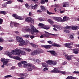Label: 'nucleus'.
Segmentation results:
<instances>
[{
  "mask_svg": "<svg viewBox=\"0 0 79 79\" xmlns=\"http://www.w3.org/2000/svg\"><path fill=\"white\" fill-rule=\"evenodd\" d=\"M0 13H1V14H2L3 15H6V13L5 11H1Z\"/></svg>",
  "mask_w": 79,
  "mask_h": 79,
  "instance_id": "obj_35",
  "label": "nucleus"
},
{
  "mask_svg": "<svg viewBox=\"0 0 79 79\" xmlns=\"http://www.w3.org/2000/svg\"><path fill=\"white\" fill-rule=\"evenodd\" d=\"M73 50H74V51L73 52V53H75V54H77V53H78V51L77 50L76 51V49H73Z\"/></svg>",
  "mask_w": 79,
  "mask_h": 79,
  "instance_id": "obj_32",
  "label": "nucleus"
},
{
  "mask_svg": "<svg viewBox=\"0 0 79 79\" xmlns=\"http://www.w3.org/2000/svg\"><path fill=\"white\" fill-rule=\"evenodd\" d=\"M32 1H33L35 3H38V0H32Z\"/></svg>",
  "mask_w": 79,
  "mask_h": 79,
  "instance_id": "obj_47",
  "label": "nucleus"
},
{
  "mask_svg": "<svg viewBox=\"0 0 79 79\" xmlns=\"http://www.w3.org/2000/svg\"><path fill=\"white\" fill-rule=\"evenodd\" d=\"M31 8L32 9H33V10H35L36 8H37V6H38L37 5L35 4L34 6L32 5V4L31 5Z\"/></svg>",
  "mask_w": 79,
  "mask_h": 79,
  "instance_id": "obj_18",
  "label": "nucleus"
},
{
  "mask_svg": "<svg viewBox=\"0 0 79 79\" xmlns=\"http://www.w3.org/2000/svg\"><path fill=\"white\" fill-rule=\"evenodd\" d=\"M48 52H50L52 55L56 56L57 55V53H55V51H48Z\"/></svg>",
  "mask_w": 79,
  "mask_h": 79,
  "instance_id": "obj_12",
  "label": "nucleus"
},
{
  "mask_svg": "<svg viewBox=\"0 0 79 79\" xmlns=\"http://www.w3.org/2000/svg\"><path fill=\"white\" fill-rule=\"evenodd\" d=\"M70 45H71L70 43H67L64 44V45L66 47H68V48H71L72 47L70 46Z\"/></svg>",
  "mask_w": 79,
  "mask_h": 79,
  "instance_id": "obj_16",
  "label": "nucleus"
},
{
  "mask_svg": "<svg viewBox=\"0 0 79 79\" xmlns=\"http://www.w3.org/2000/svg\"><path fill=\"white\" fill-rule=\"evenodd\" d=\"M47 13L48 15H52V13H51L50 12H49V11H48V10H47Z\"/></svg>",
  "mask_w": 79,
  "mask_h": 79,
  "instance_id": "obj_49",
  "label": "nucleus"
},
{
  "mask_svg": "<svg viewBox=\"0 0 79 79\" xmlns=\"http://www.w3.org/2000/svg\"><path fill=\"white\" fill-rule=\"evenodd\" d=\"M54 20H56L59 22H63V19L61 18L58 17H55L53 18Z\"/></svg>",
  "mask_w": 79,
  "mask_h": 79,
  "instance_id": "obj_9",
  "label": "nucleus"
},
{
  "mask_svg": "<svg viewBox=\"0 0 79 79\" xmlns=\"http://www.w3.org/2000/svg\"><path fill=\"white\" fill-rule=\"evenodd\" d=\"M29 15L30 16H32V12H30L29 13Z\"/></svg>",
  "mask_w": 79,
  "mask_h": 79,
  "instance_id": "obj_62",
  "label": "nucleus"
},
{
  "mask_svg": "<svg viewBox=\"0 0 79 79\" xmlns=\"http://www.w3.org/2000/svg\"><path fill=\"white\" fill-rule=\"evenodd\" d=\"M3 21V19H0V24H2Z\"/></svg>",
  "mask_w": 79,
  "mask_h": 79,
  "instance_id": "obj_61",
  "label": "nucleus"
},
{
  "mask_svg": "<svg viewBox=\"0 0 79 79\" xmlns=\"http://www.w3.org/2000/svg\"><path fill=\"white\" fill-rule=\"evenodd\" d=\"M73 73L74 74H79V71H75L73 72Z\"/></svg>",
  "mask_w": 79,
  "mask_h": 79,
  "instance_id": "obj_48",
  "label": "nucleus"
},
{
  "mask_svg": "<svg viewBox=\"0 0 79 79\" xmlns=\"http://www.w3.org/2000/svg\"><path fill=\"white\" fill-rule=\"evenodd\" d=\"M4 42V40L1 38H0V42Z\"/></svg>",
  "mask_w": 79,
  "mask_h": 79,
  "instance_id": "obj_51",
  "label": "nucleus"
},
{
  "mask_svg": "<svg viewBox=\"0 0 79 79\" xmlns=\"http://www.w3.org/2000/svg\"><path fill=\"white\" fill-rule=\"evenodd\" d=\"M64 32H66V33H69L70 32L68 30H64Z\"/></svg>",
  "mask_w": 79,
  "mask_h": 79,
  "instance_id": "obj_45",
  "label": "nucleus"
},
{
  "mask_svg": "<svg viewBox=\"0 0 79 79\" xmlns=\"http://www.w3.org/2000/svg\"><path fill=\"white\" fill-rule=\"evenodd\" d=\"M63 5L62 6L63 7H66V6H69V4L66 3V2H64L63 3Z\"/></svg>",
  "mask_w": 79,
  "mask_h": 79,
  "instance_id": "obj_14",
  "label": "nucleus"
},
{
  "mask_svg": "<svg viewBox=\"0 0 79 79\" xmlns=\"http://www.w3.org/2000/svg\"><path fill=\"white\" fill-rule=\"evenodd\" d=\"M30 45H31L33 47L37 48L38 47V46L36 44H33L32 43H30Z\"/></svg>",
  "mask_w": 79,
  "mask_h": 79,
  "instance_id": "obj_23",
  "label": "nucleus"
},
{
  "mask_svg": "<svg viewBox=\"0 0 79 79\" xmlns=\"http://www.w3.org/2000/svg\"><path fill=\"white\" fill-rule=\"evenodd\" d=\"M12 76L10 75H8L4 77L7 78L8 77H12Z\"/></svg>",
  "mask_w": 79,
  "mask_h": 79,
  "instance_id": "obj_41",
  "label": "nucleus"
},
{
  "mask_svg": "<svg viewBox=\"0 0 79 79\" xmlns=\"http://www.w3.org/2000/svg\"><path fill=\"white\" fill-rule=\"evenodd\" d=\"M31 60H32V61H35V59L34 57H32L31 59Z\"/></svg>",
  "mask_w": 79,
  "mask_h": 79,
  "instance_id": "obj_59",
  "label": "nucleus"
},
{
  "mask_svg": "<svg viewBox=\"0 0 79 79\" xmlns=\"http://www.w3.org/2000/svg\"><path fill=\"white\" fill-rule=\"evenodd\" d=\"M53 27H56L57 29H61V28L59 26V25H53Z\"/></svg>",
  "mask_w": 79,
  "mask_h": 79,
  "instance_id": "obj_25",
  "label": "nucleus"
},
{
  "mask_svg": "<svg viewBox=\"0 0 79 79\" xmlns=\"http://www.w3.org/2000/svg\"><path fill=\"white\" fill-rule=\"evenodd\" d=\"M64 28L65 29H70V28H71V26H66Z\"/></svg>",
  "mask_w": 79,
  "mask_h": 79,
  "instance_id": "obj_38",
  "label": "nucleus"
},
{
  "mask_svg": "<svg viewBox=\"0 0 79 79\" xmlns=\"http://www.w3.org/2000/svg\"><path fill=\"white\" fill-rule=\"evenodd\" d=\"M36 61L37 63H40V60L39 59H37V60H36Z\"/></svg>",
  "mask_w": 79,
  "mask_h": 79,
  "instance_id": "obj_54",
  "label": "nucleus"
},
{
  "mask_svg": "<svg viewBox=\"0 0 79 79\" xmlns=\"http://www.w3.org/2000/svg\"><path fill=\"white\" fill-rule=\"evenodd\" d=\"M48 21L49 23H50L51 25H52L54 23V22H53V21H52V20L50 19H49L48 20Z\"/></svg>",
  "mask_w": 79,
  "mask_h": 79,
  "instance_id": "obj_24",
  "label": "nucleus"
},
{
  "mask_svg": "<svg viewBox=\"0 0 79 79\" xmlns=\"http://www.w3.org/2000/svg\"><path fill=\"white\" fill-rule=\"evenodd\" d=\"M25 6H26V8H27V9H29V8H30V6H29L28 5V4H25Z\"/></svg>",
  "mask_w": 79,
  "mask_h": 79,
  "instance_id": "obj_43",
  "label": "nucleus"
},
{
  "mask_svg": "<svg viewBox=\"0 0 79 79\" xmlns=\"http://www.w3.org/2000/svg\"><path fill=\"white\" fill-rule=\"evenodd\" d=\"M10 26L11 27H13V22H11L10 23Z\"/></svg>",
  "mask_w": 79,
  "mask_h": 79,
  "instance_id": "obj_55",
  "label": "nucleus"
},
{
  "mask_svg": "<svg viewBox=\"0 0 79 79\" xmlns=\"http://www.w3.org/2000/svg\"><path fill=\"white\" fill-rule=\"evenodd\" d=\"M12 16L13 17H15V19H18L20 20L22 19V18H21V17L18 16V15L16 14H13L12 15Z\"/></svg>",
  "mask_w": 79,
  "mask_h": 79,
  "instance_id": "obj_10",
  "label": "nucleus"
},
{
  "mask_svg": "<svg viewBox=\"0 0 79 79\" xmlns=\"http://www.w3.org/2000/svg\"><path fill=\"white\" fill-rule=\"evenodd\" d=\"M21 78H24L23 77H27L28 76V74L26 73H21L20 75Z\"/></svg>",
  "mask_w": 79,
  "mask_h": 79,
  "instance_id": "obj_11",
  "label": "nucleus"
},
{
  "mask_svg": "<svg viewBox=\"0 0 79 79\" xmlns=\"http://www.w3.org/2000/svg\"><path fill=\"white\" fill-rule=\"evenodd\" d=\"M44 24L43 23H40L38 24V26H39L41 28H44Z\"/></svg>",
  "mask_w": 79,
  "mask_h": 79,
  "instance_id": "obj_20",
  "label": "nucleus"
},
{
  "mask_svg": "<svg viewBox=\"0 0 79 79\" xmlns=\"http://www.w3.org/2000/svg\"><path fill=\"white\" fill-rule=\"evenodd\" d=\"M46 63L48 64H53V65H55L56 64V62L55 61H52L51 60H49L46 61Z\"/></svg>",
  "mask_w": 79,
  "mask_h": 79,
  "instance_id": "obj_7",
  "label": "nucleus"
},
{
  "mask_svg": "<svg viewBox=\"0 0 79 79\" xmlns=\"http://www.w3.org/2000/svg\"><path fill=\"white\" fill-rule=\"evenodd\" d=\"M27 67H28L27 70L29 71H32L33 69H35V67L34 66H32L30 63H28L27 64Z\"/></svg>",
  "mask_w": 79,
  "mask_h": 79,
  "instance_id": "obj_5",
  "label": "nucleus"
},
{
  "mask_svg": "<svg viewBox=\"0 0 79 79\" xmlns=\"http://www.w3.org/2000/svg\"><path fill=\"white\" fill-rule=\"evenodd\" d=\"M16 39L18 42H20L19 44V46H23V45H25V44H24V43H25V41L23 40L22 37L19 36H17Z\"/></svg>",
  "mask_w": 79,
  "mask_h": 79,
  "instance_id": "obj_3",
  "label": "nucleus"
},
{
  "mask_svg": "<svg viewBox=\"0 0 79 79\" xmlns=\"http://www.w3.org/2000/svg\"><path fill=\"white\" fill-rule=\"evenodd\" d=\"M24 37H26V38H29V37H30V35H24Z\"/></svg>",
  "mask_w": 79,
  "mask_h": 79,
  "instance_id": "obj_46",
  "label": "nucleus"
},
{
  "mask_svg": "<svg viewBox=\"0 0 79 79\" xmlns=\"http://www.w3.org/2000/svg\"><path fill=\"white\" fill-rule=\"evenodd\" d=\"M44 32L45 33V34H44V35L45 37H48L50 36V35H54V36H55V35H56V34H53L51 33H48V32H47L46 31H44Z\"/></svg>",
  "mask_w": 79,
  "mask_h": 79,
  "instance_id": "obj_8",
  "label": "nucleus"
},
{
  "mask_svg": "<svg viewBox=\"0 0 79 79\" xmlns=\"http://www.w3.org/2000/svg\"><path fill=\"white\" fill-rule=\"evenodd\" d=\"M15 59H16V60H21V58H20L18 56H16L15 57Z\"/></svg>",
  "mask_w": 79,
  "mask_h": 79,
  "instance_id": "obj_37",
  "label": "nucleus"
},
{
  "mask_svg": "<svg viewBox=\"0 0 79 79\" xmlns=\"http://www.w3.org/2000/svg\"><path fill=\"white\" fill-rule=\"evenodd\" d=\"M66 64V62L65 61H64V62H63L62 64L63 65H64V64Z\"/></svg>",
  "mask_w": 79,
  "mask_h": 79,
  "instance_id": "obj_63",
  "label": "nucleus"
},
{
  "mask_svg": "<svg viewBox=\"0 0 79 79\" xmlns=\"http://www.w3.org/2000/svg\"><path fill=\"white\" fill-rule=\"evenodd\" d=\"M21 63L23 64L24 65V66L26 67L27 66V62L26 61H21Z\"/></svg>",
  "mask_w": 79,
  "mask_h": 79,
  "instance_id": "obj_17",
  "label": "nucleus"
},
{
  "mask_svg": "<svg viewBox=\"0 0 79 79\" xmlns=\"http://www.w3.org/2000/svg\"><path fill=\"white\" fill-rule=\"evenodd\" d=\"M2 6H4V7H6V4H4L2 5Z\"/></svg>",
  "mask_w": 79,
  "mask_h": 79,
  "instance_id": "obj_64",
  "label": "nucleus"
},
{
  "mask_svg": "<svg viewBox=\"0 0 79 79\" xmlns=\"http://www.w3.org/2000/svg\"><path fill=\"white\" fill-rule=\"evenodd\" d=\"M35 50V53H43V50L41 49H37Z\"/></svg>",
  "mask_w": 79,
  "mask_h": 79,
  "instance_id": "obj_13",
  "label": "nucleus"
},
{
  "mask_svg": "<svg viewBox=\"0 0 79 79\" xmlns=\"http://www.w3.org/2000/svg\"><path fill=\"white\" fill-rule=\"evenodd\" d=\"M66 58L68 60H71V57H70V56H68V57H66Z\"/></svg>",
  "mask_w": 79,
  "mask_h": 79,
  "instance_id": "obj_36",
  "label": "nucleus"
},
{
  "mask_svg": "<svg viewBox=\"0 0 79 79\" xmlns=\"http://www.w3.org/2000/svg\"><path fill=\"white\" fill-rule=\"evenodd\" d=\"M41 10L43 12H45V11H46V9L44 6H41Z\"/></svg>",
  "mask_w": 79,
  "mask_h": 79,
  "instance_id": "obj_19",
  "label": "nucleus"
},
{
  "mask_svg": "<svg viewBox=\"0 0 79 79\" xmlns=\"http://www.w3.org/2000/svg\"><path fill=\"white\" fill-rule=\"evenodd\" d=\"M18 65L19 67H21V66H22V63H21V61L20 62H19L18 63Z\"/></svg>",
  "mask_w": 79,
  "mask_h": 79,
  "instance_id": "obj_42",
  "label": "nucleus"
},
{
  "mask_svg": "<svg viewBox=\"0 0 79 79\" xmlns=\"http://www.w3.org/2000/svg\"><path fill=\"white\" fill-rule=\"evenodd\" d=\"M26 30L27 31H28V32H31V29L30 28H28L27 29H26Z\"/></svg>",
  "mask_w": 79,
  "mask_h": 79,
  "instance_id": "obj_53",
  "label": "nucleus"
},
{
  "mask_svg": "<svg viewBox=\"0 0 79 79\" xmlns=\"http://www.w3.org/2000/svg\"><path fill=\"white\" fill-rule=\"evenodd\" d=\"M37 13H42V10H39L37 11Z\"/></svg>",
  "mask_w": 79,
  "mask_h": 79,
  "instance_id": "obj_57",
  "label": "nucleus"
},
{
  "mask_svg": "<svg viewBox=\"0 0 79 79\" xmlns=\"http://www.w3.org/2000/svg\"><path fill=\"white\" fill-rule=\"evenodd\" d=\"M14 25L15 27H18L19 26V24L17 23H14Z\"/></svg>",
  "mask_w": 79,
  "mask_h": 79,
  "instance_id": "obj_30",
  "label": "nucleus"
},
{
  "mask_svg": "<svg viewBox=\"0 0 79 79\" xmlns=\"http://www.w3.org/2000/svg\"><path fill=\"white\" fill-rule=\"evenodd\" d=\"M20 53H21V55H26V52H25L24 51H21Z\"/></svg>",
  "mask_w": 79,
  "mask_h": 79,
  "instance_id": "obj_31",
  "label": "nucleus"
},
{
  "mask_svg": "<svg viewBox=\"0 0 79 79\" xmlns=\"http://www.w3.org/2000/svg\"><path fill=\"white\" fill-rule=\"evenodd\" d=\"M42 66L43 67H46L47 66H48V64L45 63H43Z\"/></svg>",
  "mask_w": 79,
  "mask_h": 79,
  "instance_id": "obj_39",
  "label": "nucleus"
},
{
  "mask_svg": "<svg viewBox=\"0 0 79 79\" xmlns=\"http://www.w3.org/2000/svg\"><path fill=\"white\" fill-rule=\"evenodd\" d=\"M21 53V50H18L17 49H15V50H13L12 51V53L8 52L7 55L8 56L10 57V58H13V55H18L20 56V53Z\"/></svg>",
  "mask_w": 79,
  "mask_h": 79,
  "instance_id": "obj_1",
  "label": "nucleus"
},
{
  "mask_svg": "<svg viewBox=\"0 0 79 79\" xmlns=\"http://www.w3.org/2000/svg\"><path fill=\"white\" fill-rule=\"evenodd\" d=\"M31 34H36L37 32H39V31L36 29L34 27V25H31Z\"/></svg>",
  "mask_w": 79,
  "mask_h": 79,
  "instance_id": "obj_4",
  "label": "nucleus"
},
{
  "mask_svg": "<svg viewBox=\"0 0 79 79\" xmlns=\"http://www.w3.org/2000/svg\"><path fill=\"white\" fill-rule=\"evenodd\" d=\"M51 46H53V47H61V46L59 44H56L54 43L51 45Z\"/></svg>",
  "mask_w": 79,
  "mask_h": 79,
  "instance_id": "obj_21",
  "label": "nucleus"
},
{
  "mask_svg": "<svg viewBox=\"0 0 79 79\" xmlns=\"http://www.w3.org/2000/svg\"><path fill=\"white\" fill-rule=\"evenodd\" d=\"M25 21L28 23H31L33 24L34 23V20L31 17H27L26 18Z\"/></svg>",
  "mask_w": 79,
  "mask_h": 79,
  "instance_id": "obj_6",
  "label": "nucleus"
},
{
  "mask_svg": "<svg viewBox=\"0 0 79 79\" xmlns=\"http://www.w3.org/2000/svg\"><path fill=\"white\" fill-rule=\"evenodd\" d=\"M38 19L40 21H45V18H40Z\"/></svg>",
  "mask_w": 79,
  "mask_h": 79,
  "instance_id": "obj_28",
  "label": "nucleus"
},
{
  "mask_svg": "<svg viewBox=\"0 0 79 79\" xmlns=\"http://www.w3.org/2000/svg\"><path fill=\"white\" fill-rule=\"evenodd\" d=\"M17 1L19 2H21L22 3V2H23V0H17Z\"/></svg>",
  "mask_w": 79,
  "mask_h": 79,
  "instance_id": "obj_60",
  "label": "nucleus"
},
{
  "mask_svg": "<svg viewBox=\"0 0 79 79\" xmlns=\"http://www.w3.org/2000/svg\"><path fill=\"white\" fill-rule=\"evenodd\" d=\"M10 60H11L8 59H6L5 58H2L1 59V61H2V62H3V65L1 66V67L2 68H5V66H8V63L9 62V61H10Z\"/></svg>",
  "mask_w": 79,
  "mask_h": 79,
  "instance_id": "obj_2",
  "label": "nucleus"
},
{
  "mask_svg": "<svg viewBox=\"0 0 79 79\" xmlns=\"http://www.w3.org/2000/svg\"><path fill=\"white\" fill-rule=\"evenodd\" d=\"M70 40H74V36L73 35H71L70 36Z\"/></svg>",
  "mask_w": 79,
  "mask_h": 79,
  "instance_id": "obj_33",
  "label": "nucleus"
},
{
  "mask_svg": "<svg viewBox=\"0 0 79 79\" xmlns=\"http://www.w3.org/2000/svg\"><path fill=\"white\" fill-rule=\"evenodd\" d=\"M27 52H31V49L29 48H28V49L27 48Z\"/></svg>",
  "mask_w": 79,
  "mask_h": 79,
  "instance_id": "obj_58",
  "label": "nucleus"
},
{
  "mask_svg": "<svg viewBox=\"0 0 79 79\" xmlns=\"http://www.w3.org/2000/svg\"><path fill=\"white\" fill-rule=\"evenodd\" d=\"M11 1H9L6 2V4H10L11 3Z\"/></svg>",
  "mask_w": 79,
  "mask_h": 79,
  "instance_id": "obj_50",
  "label": "nucleus"
},
{
  "mask_svg": "<svg viewBox=\"0 0 79 79\" xmlns=\"http://www.w3.org/2000/svg\"><path fill=\"white\" fill-rule=\"evenodd\" d=\"M35 52H36L35 51H35H34V52H32L31 53V55H36L37 53H36Z\"/></svg>",
  "mask_w": 79,
  "mask_h": 79,
  "instance_id": "obj_34",
  "label": "nucleus"
},
{
  "mask_svg": "<svg viewBox=\"0 0 79 79\" xmlns=\"http://www.w3.org/2000/svg\"><path fill=\"white\" fill-rule=\"evenodd\" d=\"M58 73H62V74H66V72L64 71H61L60 70H59Z\"/></svg>",
  "mask_w": 79,
  "mask_h": 79,
  "instance_id": "obj_29",
  "label": "nucleus"
},
{
  "mask_svg": "<svg viewBox=\"0 0 79 79\" xmlns=\"http://www.w3.org/2000/svg\"><path fill=\"white\" fill-rule=\"evenodd\" d=\"M78 27L77 26H71V28H72V29H73V30H74V31H76L77 30V28Z\"/></svg>",
  "mask_w": 79,
  "mask_h": 79,
  "instance_id": "obj_22",
  "label": "nucleus"
},
{
  "mask_svg": "<svg viewBox=\"0 0 79 79\" xmlns=\"http://www.w3.org/2000/svg\"><path fill=\"white\" fill-rule=\"evenodd\" d=\"M51 47H52L51 45H45V48L48 49V48H50Z\"/></svg>",
  "mask_w": 79,
  "mask_h": 79,
  "instance_id": "obj_27",
  "label": "nucleus"
},
{
  "mask_svg": "<svg viewBox=\"0 0 79 79\" xmlns=\"http://www.w3.org/2000/svg\"><path fill=\"white\" fill-rule=\"evenodd\" d=\"M45 0H42L41 1V4H44V3H45Z\"/></svg>",
  "mask_w": 79,
  "mask_h": 79,
  "instance_id": "obj_44",
  "label": "nucleus"
},
{
  "mask_svg": "<svg viewBox=\"0 0 79 79\" xmlns=\"http://www.w3.org/2000/svg\"><path fill=\"white\" fill-rule=\"evenodd\" d=\"M48 44H53V42H52V41H48Z\"/></svg>",
  "mask_w": 79,
  "mask_h": 79,
  "instance_id": "obj_56",
  "label": "nucleus"
},
{
  "mask_svg": "<svg viewBox=\"0 0 79 79\" xmlns=\"http://www.w3.org/2000/svg\"><path fill=\"white\" fill-rule=\"evenodd\" d=\"M44 29H49L50 27H49V26H46L44 27Z\"/></svg>",
  "mask_w": 79,
  "mask_h": 79,
  "instance_id": "obj_40",
  "label": "nucleus"
},
{
  "mask_svg": "<svg viewBox=\"0 0 79 79\" xmlns=\"http://www.w3.org/2000/svg\"><path fill=\"white\" fill-rule=\"evenodd\" d=\"M59 70H53L51 71V73H58Z\"/></svg>",
  "mask_w": 79,
  "mask_h": 79,
  "instance_id": "obj_26",
  "label": "nucleus"
},
{
  "mask_svg": "<svg viewBox=\"0 0 79 79\" xmlns=\"http://www.w3.org/2000/svg\"><path fill=\"white\" fill-rule=\"evenodd\" d=\"M63 19H62V22H64L66 21H68L69 19V18L67 16H64L63 18Z\"/></svg>",
  "mask_w": 79,
  "mask_h": 79,
  "instance_id": "obj_15",
  "label": "nucleus"
},
{
  "mask_svg": "<svg viewBox=\"0 0 79 79\" xmlns=\"http://www.w3.org/2000/svg\"><path fill=\"white\" fill-rule=\"evenodd\" d=\"M46 70H48V68H45L43 70V71H45Z\"/></svg>",
  "mask_w": 79,
  "mask_h": 79,
  "instance_id": "obj_52",
  "label": "nucleus"
}]
</instances>
